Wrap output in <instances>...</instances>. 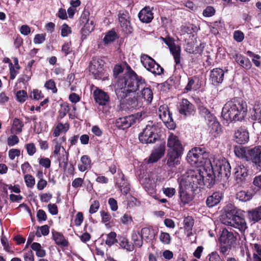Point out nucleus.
<instances>
[{
  "instance_id": "11",
  "label": "nucleus",
  "mask_w": 261,
  "mask_h": 261,
  "mask_svg": "<svg viewBox=\"0 0 261 261\" xmlns=\"http://www.w3.org/2000/svg\"><path fill=\"white\" fill-rule=\"evenodd\" d=\"M54 153L59 162L60 167L65 170L68 164V158L64 148L59 143H57Z\"/></svg>"
},
{
  "instance_id": "42",
  "label": "nucleus",
  "mask_w": 261,
  "mask_h": 261,
  "mask_svg": "<svg viewBox=\"0 0 261 261\" xmlns=\"http://www.w3.org/2000/svg\"><path fill=\"white\" fill-rule=\"evenodd\" d=\"M179 193L181 201L184 204L188 203L192 200V196L187 191L180 189Z\"/></svg>"
},
{
  "instance_id": "45",
  "label": "nucleus",
  "mask_w": 261,
  "mask_h": 261,
  "mask_svg": "<svg viewBox=\"0 0 261 261\" xmlns=\"http://www.w3.org/2000/svg\"><path fill=\"white\" fill-rule=\"evenodd\" d=\"M94 28V25L93 21L88 19V20H87V22L84 25V28H83V33H84L85 35H88L93 30Z\"/></svg>"
},
{
  "instance_id": "8",
  "label": "nucleus",
  "mask_w": 261,
  "mask_h": 261,
  "mask_svg": "<svg viewBox=\"0 0 261 261\" xmlns=\"http://www.w3.org/2000/svg\"><path fill=\"white\" fill-rule=\"evenodd\" d=\"M213 171L217 172L222 177L228 178L231 174V167L229 162L226 160H215L211 163Z\"/></svg>"
},
{
  "instance_id": "64",
  "label": "nucleus",
  "mask_w": 261,
  "mask_h": 261,
  "mask_svg": "<svg viewBox=\"0 0 261 261\" xmlns=\"http://www.w3.org/2000/svg\"><path fill=\"white\" fill-rule=\"evenodd\" d=\"M27 153L29 155H33L36 151L35 145L33 143H29L25 145Z\"/></svg>"
},
{
  "instance_id": "57",
  "label": "nucleus",
  "mask_w": 261,
  "mask_h": 261,
  "mask_svg": "<svg viewBox=\"0 0 261 261\" xmlns=\"http://www.w3.org/2000/svg\"><path fill=\"white\" fill-rule=\"evenodd\" d=\"M1 243L4 247V249L7 252H10L11 248L9 244L7 238L4 235L3 230H2V235L1 237Z\"/></svg>"
},
{
  "instance_id": "56",
  "label": "nucleus",
  "mask_w": 261,
  "mask_h": 261,
  "mask_svg": "<svg viewBox=\"0 0 261 261\" xmlns=\"http://www.w3.org/2000/svg\"><path fill=\"white\" fill-rule=\"evenodd\" d=\"M9 66L10 73V78L11 80H14L18 74L19 70L20 69H17L16 66H13V64L12 63H10Z\"/></svg>"
},
{
  "instance_id": "24",
  "label": "nucleus",
  "mask_w": 261,
  "mask_h": 261,
  "mask_svg": "<svg viewBox=\"0 0 261 261\" xmlns=\"http://www.w3.org/2000/svg\"><path fill=\"white\" fill-rule=\"evenodd\" d=\"M223 194L219 192H214L212 195L208 196L206 200V205L209 207H212L218 204L222 198Z\"/></svg>"
},
{
  "instance_id": "50",
  "label": "nucleus",
  "mask_w": 261,
  "mask_h": 261,
  "mask_svg": "<svg viewBox=\"0 0 261 261\" xmlns=\"http://www.w3.org/2000/svg\"><path fill=\"white\" fill-rule=\"evenodd\" d=\"M155 75H161L163 73L164 69L156 63L148 70Z\"/></svg>"
},
{
  "instance_id": "18",
  "label": "nucleus",
  "mask_w": 261,
  "mask_h": 261,
  "mask_svg": "<svg viewBox=\"0 0 261 261\" xmlns=\"http://www.w3.org/2000/svg\"><path fill=\"white\" fill-rule=\"evenodd\" d=\"M224 71L219 68L213 69L211 71L210 79L214 85L221 84L224 79Z\"/></svg>"
},
{
  "instance_id": "4",
  "label": "nucleus",
  "mask_w": 261,
  "mask_h": 261,
  "mask_svg": "<svg viewBox=\"0 0 261 261\" xmlns=\"http://www.w3.org/2000/svg\"><path fill=\"white\" fill-rule=\"evenodd\" d=\"M220 220L223 224L232 226L241 232H244L247 228L245 219L237 215V211L233 208L225 210V213L221 216Z\"/></svg>"
},
{
  "instance_id": "22",
  "label": "nucleus",
  "mask_w": 261,
  "mask_h": 261,
  "mask_svg": "<svg viewBox=\"0 0 261 261\" xmlns=\"http://www.w3.org/2000/svg\"><path fill=\"white\" fill-rule=\"evenodd\" d=\"M234 138L239 144H245L249 140V133L245 129L240 128L235 132Z\"/></svg>"
},
{
  "instance_id": "27",
  "label": "nucleus",
  "mask_w": 261,
  "mask_h": 261,
  "mask_svg": "<svg viewBox=\"0 0 261 261\" xmlns=\"http://www.w3.org/2000/svg\"><path fill=\"white\" fill-rule=\"evenodd\" d=\"M234 175L236 180L242 181L247 175V170L243 165H238L234 168Z\"/></svg>"
},
{
  "instance_id": "13",
  "label": "nucleus",
  "mask_w": 261,
  "mask_h": 261,
  "mask_svg": "<svg viewBox=\"0 0 261 261\" xmlns=\"http://www.w3.org/2000/svg\"><path fill=\"white\" fill-rule=\"evenodd\" d=\"M118 20L120 26L124 33L130 34L132 32L133 29L130 26L127 12L120 13L118 15Z\"/></svg>"
},
{
  "instance_id": "41",
  "label": "nucleus",
  "mask_w": 261,
  "mask_h": 261,
  "mask_svg": "<svg viewBox=\"0 0 261 261\" xmlns=\"http://www.w3.org/2000/svg\"><path fill=\"white\" fill-rule=\"evenodd\" d=\"M199 110L200 114L205 118L207 122L215 117L206 108L203 106L199 107Z\"/></svg>"
},
{
  "instance_id": "16",
  "label": "nucleus",
  "mask_w": 261,
  "mask_h": 261,
  "mask_svg": "<svg viewBox=\"0 0 261 261\" xmlns=\"http://www.w3.org/2000/svg\"><path fill=\"white\" fill-rule=\"evenodd\" d=\"M135 122L134 117L133 115L120 117L116 121V126L122 129L129 127Z\"/></svg>"
},
{
  "instance_id": "2",
  "label": "nucleus",
  "mask_w": 261,
  "mask_h": 261,
  "mask_svg": "<svg viewBox=\"0 0 261 261\" xmlns=\"http://www.w3.org/2000/svg\"><path fill=\"white\" fill-rule=\"evenodd\" d=\"M247 112L246 102L240 98H234L225 104L222 116L226 121H240L245 117Z\"/></svg>"
},
{
  "instance_id": "38",
  "label": "nucleus",
  "mask_w": 261,
  "mask_h": 261,
  "mask_svg": "<svg viewBox=\"0 0 261 261\" xmlns=\"http://www.w3.org/2000/svg\"><path fill=\"white\" fill-rule=\"evenodd\" d=\"M119 245L120 247L127 250V251H132L134 250V245L129 242L128 240L124 237H121L119 239Z\"/></svg>"
},
{
  "instance_id": "3",
  "label": "nucleus",
  "mask_w": 261,
  "mask_h": 261,
  "mask_svg": "<svg viewBox=\"0 0 261 261\" xmlns=\"http://www.w3.org/2000/svg\"><path fill=\"white\" fill-rule=\"evenodd\" d=\"M181 180L186 186H190L192 188H200L203 185L211 188L215 183L214 175L207 173L204 169L190 171L187 175L182 177Z\"/></svg>"
},
{
  "instance_id": "40",
  "label": "nucleus",
  "mask_w": 261,
  "mask_h": 261,
  "mask_svg": "<svg viewBox=\"0 0 261 261\" xmlns=\"http://www.w3.org/2000/svg\"><path fill=\"white\" fill-rule=\"evenodd\" d=\"M132 239L134 242V246L140 248L143 244V239L140 237V233L134 231L132 235Z\"/></svg>"
},
{
  "instance_id": "34",
  "label": "nucleus",
  "mask_w": 261,
  "mask_h": 261,
  "mask_svg": "<svg viewBox=\"0 0 261 261\" xmlns=\"http://www.w3.org/2000/svg\"><path fill=\"white\" fill-rule=\"evenodd\" d=\"M70 109L69 106L66 103H64L61 105V109L59 110V115L61 118H63L69 113V117L71 118L77 117V114L74 112L73 114L70 112Z\"/></svg>"
},
{
  "instance_id": "54",
  "label": "nucleus",
  "mask_w": 261,
  "mask_h": 261,
  "mask_svg": "<svg viewBox=\"0 0 261 261\" xmlns=\"http://www.w3.org/2000/svg\"><path fill=\"white\" fill-rule=\"evenodd\" d=\"M49 233V227L47 225L39 227V230L36 231V236L38 237H40L41 235L46 236Z\"/></svg>"
},
{
  "instance_id": "26",
  "label": "nucleus",
  "mask_w": 261,
  "mask_h": 261,
  "mask_svg": "<svg viewBox=\"0 0 261 261\" xmlns=\"http://www.w3.org/2000/svg\"><path fill=\"white\" fill-rule=\"evenodd\" d=\"M210 133L214 137H216L220 131L219 123L217 121L216 117L207 121Z\"/></svg>"
},
{
  "instance_id": "28",
  "label": "nucleus",
  "mask_w": 261,
  "mask_h": 261,
  "mask_svg": "<svg viewBox=\"0 0 261 261\" xmlns=\"http://www.w3.org/2000/svg\"><path fill=\"white\" fill-rule=\"evenodd\" d=\"M165 149L163 147H160L153 151L150 154L148 162L149 163H152L157 162L161 159L164 154Z\"/></svg>"
},
{
  "instance_id": "33",
  "label": "nucleus",
  "mask_w": 261,
  "mask_h": 261,
  "mask_svg": "<svg viewBox=\"0 0 261 261\" xmlns=\"http://www.w3.org/2000/svg\"><path fill=\"white\" fill-rule=\"evenodd\" d=\"M141 62L147 70L156 63L152 58L145 54L141 56Z\"/></svg>"
},
{
  "instance_id": "43",
  "label": "nucleus",
  "mask_w": 261,
  "mask_h": 261,
  "mask_svg": "<svg viewBox=\"0 0 261 261\" xmlns=\"http://www.w3.org/2000/svg\"><path fill=\"white\" fill-rule=\"evenodd\" d=\"M23 123L19 119L15 118L13 120L12 129L16 134H19L22 131Z\"/></svg>"
},
{
  "instance_id": "6",
  "label": "nucleus",
  "mask_w": 261,
  "mask_h": 261,
  "mask_svg": "<svg viewBox=\"0 0 261 261\" xmlns=\"http://www.w3.org/2000/svg\"><path fill=\"white\" fill-rule=\"evenodd\" d=\"M207 156V154L204 148L195 147L189 152L187 160L191 165L199 166L205 163L204 160Z\"/></svg>"
},
{
  "instance_id": "14",
  "label": "nucleus",
  "mask_w": 261,
  "mask_h": 261,
  "mask_svg": "<svg viewBox=\"0 0 261 261\" xmlns=\"http://www.w3.org/2000/svg\"><path fill=\"white\" fill-rule=\"evenodd\" d=\"M182 152L167 151L166 165L170 168H173L180 164Z\"/></svg>"
},
{
  "instance_id": "31",
  "label": "nucleus",
  "mask_w": 261,
  "mask_h": 261,
  "mask_svg": "<svg viewBox=\"0 0 261 261\" xmlns=\"http://www.w3.org/2000/svg\"><path fill=\"white\" fill-rule=\"evenodd\" d=\"M53 238L57 245L64 247L68 246V242L64 236L58 232L54 231L52 232Z\"/></svg>"
},
{
  "instance_id": "17",
  "label": "nucleus",
  "mask_w": 261,
  "mask_h": 261,
  "mask_svg": "<svg viewBox=\"0 0 261 261\" xmlns=\"http://www.w3.org/2000/svg\"><path fill=\"white\" fill-rule=\"evenodd\" d=\"M126 99V104L130 107V109H138L143 106V100L141 98V96L137 94H134L133 96H130Z\"/></svg>"
},
{
  "instance_id": "29",
  "label": "nucleus",
  "mask_w": 261,
  "mask_h": 261,
  "mask_svg": "<svg viewBox=\"0 0 261 261\" xmlns=\"http://www.w3.org/2000/svg\"><path fill=\"white\" fill-rule=\"evenodd\" d=\"M235 61L242 67L249 69L251 67V64L250 60L244 57L243 55L237 54L233 56Z\"/></svg>"
},
{
  "instance_id": "32",
  "label": "nucleus",
  "mask_w": 261,
  "mask_h": 261,
  "mask_svg": "<svg viewBox=\"0 0 261 261\" xmlns=\"http://www.w3.org/2000/svg\"><path fill=\"white\" fill-rule=\"evenodd\" d=\"M169 49L174 57L175 64L178 65L180 64L181 52L180 47L178 45L175 44L172 46H171V47L169 48Z\"/></svg>"
},
{
  "instance_id": "35",
  "label": "nucleus",
  "mask_w": 261,
  "mask_h": 261,
  "mask_svg": "<svg viewBox=\"0 0 261 261\" xmlns=\"http://www.w3.org/2000/svg\"><path fill=\"white\" fill-rule=\"evenodd\" d=\"M184 228L187 231V236L190 237L192 234L191 231L194 225V220L192 217L188 216L184 220Z\"/></svg>"
},
{
  "instance_id": "37",
  "label": "nucleus",
  "mask_w": 261,
  "mask_h": 261,
  "mask_svg": "<svg viewBox=\"0 0 261 261\" xmlns=\"http://www.w3.org/2000/svg\"><path fill=\"white\" fill-rule=\"evenodd\" d=\"M251 248L253 251L254 261H261V245L257 243L251 244Z\"/></svg>"
},
{
  "instance_id": "36",
  "label": "nucleus",
  "mask_w": 261,
  "mask_h": 261,
  "mask_svg": "<svg viewBox=\"0 0 261 261\" xmlns=\"http://www.w3.org/2000/svg\"><path fill=\"white\" fill-rule=\"evenodd\" d=\"M69 129V125L67 123H59L54 129L53 135L57 137L60 136L61 133H65Z\"/></svg>"
},
{
  "instance_id": "60",
  "label": "nucleus",
  "mask_w": 261,
  "mask_h": 261,
  "mask_svg": "<svg viewBox=\"0 0 261 261\" xmlns=\"http://www.w3.org/2000/svg\"><path fill=\"white\" fill-rule=\"evenodd\" d=\"M234 152L238 157L239 158H245L248 160L247 154L248 150L246 151L244 148H237L234 150Z\"/></svg>"
},
{
  "instance_id": "53",
  "label": "nucleus",
  "mask_w": 261,
  "mask_h": 261,
  "mask_svg": "<svg viewBox=\"0 0 261 261\" xmlns=\"http://www.w3.org/2000/svg\"><path fill=\"white\" fill-rule=\"evenodd\" d=\"M44 86L48 90H51L53 93H56L57 92V89L56 86V83L53 80H49L46 81Z\"/></svg>"
},
{
  "instance_id": "39",
  "label": "nucleus",
  "mask_w": 261,
  "mask_h": 261,
  "mask_svg": "<svg viewBox=\"0 0 261 261\" xmlns=\"http://www.w3.org/2000/svg\"><path fill=\"white\" fill-rule=\"evenodd\" d=\"M249 218L254 222H257L261 219V206L249 213Z\"/></svg>"
},
{
  "instance_id": "12",
  "label": "nucleus",
  "mask_w": 261,
  "mask_h": 261,
  "mask_svg": "<svg viewBox=\"0 0 261 261\" xmlns=\"http://www.w3.org/2000/svg\"><path fill=\"white\" fill-rule=\"evenodd\" d=\"M248 161H251L256 166L261 170V147H255L248 150L247 154Z\"/></svg>"
},
{
  "instance_id": "30",
  "label": "nucleus",
  "mask_w": 261,
  "mask_h": 261,
  "mask_svg": "<svg viewBox=\"0 0 261 261\" xmlns=\"http://www.w3.org/2000/svg\"><path fill=\"white\" fill-rule=\"evenodd\" d=\"M141 98L144 99L147 103L149 104L151 102L153 98V93L151 89L144 86L141 89L140 95Z\"/></svg>"
},
{
  "instance_id": "15",
  "label": "nucleus",
  "mask_w": 261,
  "mask_h": 261,
  "mask_svg": "<svg viewBox=\"0 0 261 261\" xmlns=\"http://www.w3.org/2000/svg\"><path fill=\"white\" fill-rule=\"evenodd\" d=\"M179 112L185 116H189L194 112V107L187 99H182L179 103Z\"/></svg>"
},
{
  "instance_id": "1",
  "label": "nucleus",
  "mask_w": 261,
  "mask_h": 261,
  "mask_svg": "<svg viewBox=\"0 0 261 261\" xmlns=\"http://www.w3.org/2000/svg\"><path fill=\"white\" fill-rule=\"evenodd\" d=\"M146 86V83L142 77L130 70L124 77L117 81L115 85V93L119 100L124 101V99L132 92L139 90Z\"/></svg>"
},
{
  "instance_id": "62",
  "label": "nucleus",
  "mask_w": 261,
  "mask_h": 261,
  "mask_svg": "<svg viewBox=\"0 0 261 261\" xmlns=\"http://www.w3.org/2000/svg\"><path fill=\"white\" fill-rule=\"evenodd\" d=\"M45 40V34H38L35 35L34 38V43L35 44L42 43Z\"/></svg>"
},
{
  "instance_id": "49",
  "label": "nucleus",
  "mask_w": 261,
  "mask_h": 261,
  "mask_svg": "<svg viewBox=\"0 0 261 261\" xmlns=\"http://www.w3.org/2000/svg\"><path fill=\"white\" fill-rule=\"evenodd\" d=\"M116 233L115 232H111L107 234V239L106 240V244L108 246H112L117 242L116 239Z\"/></svg>"
},
{
  "instance_id": "59",
  "label": "nucleus",
  "mask_w": 261,
  "mask_h": 261,
  "mask_svg": "<svg viewBox=\"0 0 261 261\" xmlns=\"http://www.w3.org/2000/svg\"><path fill=\"white\" fill-rule=\"evenodd\" d=\"M215 13V10L214 7L212 6L207 7L203 11V15L204 17H211Z\"/></svg>"
},
{
  "instance_id": "46",
  "label": "nucleus",
  "mask_w": 261,
  "mask_h": 261,
  "mask_svg": "<svg viewBox=\"0 0 261 261\" xmlns=\"http://www.w3.org/2000/svg\"><path fill=\"white\" fill-rule=\"evenodd\" d=\"M237 198L241 201H247L251 198V195L244 191L238 192L236 195Z\"/></svg>"
},
{
  "instance_id": "20",
  "label": "nucleus",
  "mask_w": 261,
  "mask_h": 261,
  "mask_svg": "<svg viewBox=\"0 0 261 261\" xmlns=\"http://www.w3.org/2000/svg\"><path fill=\"white\" fill-rule=\"evenodd\" d=\"M140 20L144 23H149L153 18V13L149 7H145L142 9L138 14Z\"/></svg>"
},
{
  "instance_id": "21",
  "label": "nucleus",
  "mask_w": 261,
  "mask_h": 261,
  "mask_svg": "<svg viewBox=\"0 0 261 261\" xmlns=\"http://www.w3.org/2000/svg\"><path fill=\"white\" fill-rule=\"evenodd\" d=\"M236 237L232 232L227 230H223L220 237V241L221 243L231 246L236 241Z\"/></svg>"
},
{
  "instance_id": "19",
  "label": "nucleus",
  "mask_w": 261,
  "mask_h": 261,
  "mask_svg": "<svg viewBox=\"0 0 261 261\" xmlns=\"http://www.w3.org/2000/svg\"><path fill=\"white\" fill-rule=\"evenodd\" d=\"M93 95L95 101L100 105H106L109 101V96L108 94L99 89L94 91Z\"/></svg>"
},
{
  "instance_id": "25",
  "label": "nucleus",
  "mask_w": 261,
  "mask_h": 261,
  "mask_svg": "<svg viewBox=\"0 0 261 261\" xmlns=\"http://www.w3.org/2000/svg\"><path fill=\"white\" fill-rule=\"evenodd\" d=\"M159 116L164 123H169L172 121V118L170 112L166 106H160L158 111Z\"/></svg>"
},
{
  "instance_id": "23",
  "label": "nucleus",
  "mask_w": 261,
  "mask_h": 261,
  "mask_svg": "<svg viewBox=\"0 0 261 261\" xmlns=\"http://www.w3.org/2000/svg\"><path fill=\"white\" fill-rule=\"evenodd\" d=\"M155 235L154 230L151 227H144L142 228L140 232V237L146 242H151Z\"/></svg>"
},
{
  "instance_id": "51",
  "label": "nucleus",
  "mask_w": 261,
  "mask_h": 261,
  "mask_svg": "<svg viewBox=\"0 0 261 261\" xmlns=\"http://www.w3.org/2000/svg\"><path fill=\"white\" fill-rule=\"evenodd\" d=\"M16 97L18 101L22 103L26 100L28 97V94L25 91L19 90L16 92Z\"/></svg>"
},
{
  "instance_id": "5",
  "label": "nucleus",
  "mask_w": 261,
  "mask_h": 261,
  "mask_svg": "<svg viewBox=\"0 0 261 261\" xmlns=\"http://www.w3.org/2000/svg\"><path fill=\"white\" fill-rule=\"evenodd\" d=\"M105 64L101 58L94 57L89 63L88 70L95 79L105 80L107 79L108 74L105 71Z\"/></svg>"
},
{
  "instance_id": "48",
  "label": "nucleus",
  "mask_w": 261,
  "mask_h": 261,
  "mask_svg": "<svg viewBox=\"0 0 261 261\" xmlns=\"http://www.w3.org/2000/svg\"><path fill=\"white\" fill-rule=\"evenodd\" d=\"M159 239L163 244L168 245L170 243L171 238L169 233L161 232L159 236Z\"/></svg>"
},
{
  "instance_id": "10",
  "label": "nucleus",
  "mask_w": 261,
  "mask_h": 261,
  "mask_svg": "<svg viewBox=\"0 0 261 261\" xmlns=\"http://www.w3.org/2000/svg\"><path fill=\"white\" fill-rule=\"evenodd\" d=\"M167 147V151L183 153L184 147L181 141L178 136L172 133H170L168 137Z\"/></svg>"
},
{
  "instance_id": "44",
  "label": "nucleus",
  "mask_w": 261,
  "mask_h": 261,
  "mask_svg": "<svg viewBox=\"0 0 261 261\" xmlns=\"http://www.w3.org/2000/svg\"><path fill=\"white\" fill-rule=\"evenodd\" d=\"M116 38V34L115 32L110 31L106 34L103 41L105 44H108L113 42Z\"/></svg>"
},
{
  "instance_id": "55",
  "label": "nucleus",
  "mask_w": 261,
  "mask_h": 261,
  "mask_svg": "<svg viewBox=\"0 0 261 261\" xmlns=\"http://www.w3.org/2000/svg\"><path fill=\"white\" fill-rule=\"evenodd\" d=\"M91 160L87 155L83 156V171L91 168Z\"/></svg>"
},
{
  "instance_id": "52",
  "label": "nucleus",
  "mask_w": 261,
  "mask_h": 261,
  "mask_svg": "<svg viewBox=\"0 0 261 261\" xmlns=\"http://www.w3.org/2000/svg\"><path fill=\"white\" fill-rule=\"evenodd\" d=\"M24 179L26 185L29 188H32L35 184V180L34 177L30 174H25L24 175Z\"/></svg>"
},
{
  "instance_id": "61",
  "label": "nucleus",
  "mask_w": 261,
  "mask_h": 261,
  "mask_svg": "<svg viewBox=\"0 0 261 261\" xmlns=\"http://www.w3.org/2000/svg\"><path fill=\"white\" fill-rule=\"evenodd\" d=\"M71 33L70 28L64 23L62 25L61 30V35L62 37H66Z\"/></svg>"
},
{
  "instance_id": "63",
  "label": "nucleus",
  "mask_w": 261,
  "mask_h": 261,
  "mask_svg": "<svg viewBox=\"0 0 261 261\" xmlns=\"http://www.w3.org/2000/svg\"><path fill=\"white\" fill-rule=\"evenodd\" d=\"M7 142L9 146H13L19 142V139L16 135H12L8 137Z\"/></svg>"
},
{
  "instance_id": "58",
  "label": "nucleus",
  "mask_w": 261,
  "mask_h": 261,
  "mask_svg": "<svg viewBox=\"0 0 261 261\" xmlns=\"http://www.w3.org/2000/svg\"><path fill=\"white\" fill-rule=\"evenodd\" d=\"M30 97L35 100H39L43 97L41 91L38 89L33 90L30 94Z\"/></svg>"
},
{
  "instance_id": "9",
  "label": "nucleus",
  "mask_w": 261,
  "mask_h": 261,
  "mask_svg": "<svg viewBox=\"0 0 261 261\" xmlns=\"http://www.w3.org/2000/svg\"><path fill=\"white\" fill-rule=\"evenodd\" d=\"M155 127L151 125H147L139 135V139L142 143L148 144L155 142L156 134L155 133Z\"/></svg>"
},
{
  "instance_id": "7",
  "label": "nucleus",
  "mask_w": 261,
  "mask_h": 261,
  "mask_svg": "<svg viewBox=\"0 0 261 261\" xmlns=\"http://www.w3.org/2000/svg\"><path fill=\"white\" fill-rule=\"evenodd\" d=\"M156 180L157 175L155 173L152 172L146 173L140 179V183L150 195H153L155 193Z\"/></svg>"
},
{
  "instance_id": "47",
  "label": "nucleus",
  "mask_w": 261,
  "mask_h": 261,
  "mask_svg": "<svg viewBox=\"0 0 261 261\" xmlns=\"http://www.w3.org/2000/svg\"><path fill=\"white\" fill-rule=\"evenodd\" d=\"M254 114L252 115V118L259 122L261 121V104L255 103L254 108Z\"/></svg>"
}]
</instances>
